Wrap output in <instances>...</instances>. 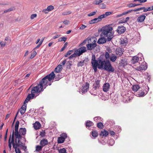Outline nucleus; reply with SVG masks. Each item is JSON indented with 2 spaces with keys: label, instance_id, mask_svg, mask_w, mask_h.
<instances>
[{
  "label": "nucleus",
  "instance_id": "a878e982",
  "mask_svg": "<svg viewBox=\"0 0 153 153\" xmlns=\"http://www.w3.org/2000/svg\"><path fill=\"white\" fill-rule=\"evenodd\" d=\"M15 135L16 137V139H22V137L21 134H19L18 131L15 132Z\"/></svg>",
  "mask_w": 153,
  "mask_h": 153
},
{
  "label": "nucleus",
  "instance_id": "cd10ccee",
  "mask_svg": "<svg viewBox=\"0 0 153 153\" xmlns=\"http://www.w3.org/2000/svg\"><path fill=\"white\" fill-rule=\"evenodd\" d=\"M94 125L93 122L90 120H88L86 123L85 126L86 127H90Z\"/></svg>",
  "mask_w": 153,
  "mask_h": 153
},
{
  "label": "nucleus",
  "instance_id": "37998d69",
  "mask_svg": "<svg viewBox=\"0 0 153 153\" xmlns=\"http://www.w3.org/2000/svg\"><path fill=\"white\" fill-rule=\"evenodd\" d=\"M77 56V53H76V51H75L74 53L71 55V56H70L68 58H69L70 59H71L74 57H75Z\"/></svg>",
  "mask_w": 153,
  "mask_h": 153
},
{
  "label": "nucleus",
  "instance_id": "f257e3e1",
  "mask_svg": "<svg viewBox=\"0 0 153 153\" xmlns=\"http://www.w3.org/2000/svg\"><path fill=\"white\" fill-rule=\"evenodd\" d=\"M91 63L95 72H97V68L99 69H103L112 72H114V70L109 61L106 60L103 55H101L97 60H96L95 55L93 54Z\"/></svg>",
  "mask_w": 153,
  "mask_h": 153
},
{
  "label": "nucleus",
  "instance_id": "f03ea898",
  "mask_svg": "<svg viewBox=\"0 0 153 153\" xmlns=\"http://www.w3.org/2000/svg\"><path fill=\"white\" fill-rule=\"evenodd\" d=\"M55 77V74L54 72L53 71L43 78L38 84L36 86L33 87L32 88L31 91L32 95L35 96V94H37L43 91L44 89L47 86V84L48 81H50L53 79Z\"/></svg>",
  "mask_w": 153,
  "mask_h": 153
},
{
  "label": "nucleus",
  "instance_id": "a18cd8bd",
  "mask_svg": "<svg viewBox=\"0 0 153 153\" xmlns=\"http://www.w3.org/2000/svg\"><path fill=\"white\" fill-rule=\"evenodd\" d=\"M104 56H105V58L106 59H108L110 58V57L109 54L108 52H106L105 54V55Z\"/></svg>",
  "mask_w": 153,
  "mask_h": 153
},
{
  "label": "nucleus",
  "instance_id": "13d9d810",
  "mask_svg": "<svg viewBox=\"0 0 153 153\" xmlns=\"http://www.w3.org/2000/svg\"><path fill=\"white\" fill-rule=\"evenodd\" d=\"M86 27V26L84 25H82L81 26L79 27L80 30H83Z\"/></svg>",
  "mask_w": 153,
  "mask_h": 153
},
{
  "label": "nucleus",
  "instance_id": "4468645a",
  "mask_svg": "<svg viewBox=\"0 0 153 153\" xmlns=\"http://www.w3.org/2000/svg\"><path fill=\"white\" fill-rule=\"evenodd\" d=\"M139 57L135 56L132 57V59L131 60V63L132 64H135L139 60Z\"/></svg>",
  "mask_w": 153,
  "mask_h": 153
},
{
  "label": "nucleus",
  "instance_id": "c03bdc74",
  "mask_svg": "<svg viewBox=\"0 0 153 153\" xmlns=\"http://www.w3.org/2000/svg\"><path fill=\"white\" fill-rule=\"evenodd\" d=\"M46 133L45 131L42 130V131L40 132V135L41 137H44L45 136Z\"/></svg>",
  "mask_w": 153,
  "mask_h": 153
},
{
  "label": "nucleus",
  "instance_id": "ddd939ff",
  "mask_svg": "<svg viewBox=\"0 0 153 153\" xmlns=\"http://www.w3.org/2000/svg\"><path fill=\"white\" fill-rule=\"evenodd\" d=\"M110 84L108 83H105L103 86V90L104 91L107 92L108 91L110 88Z\"/></svg>",
  "mask_w": 153,
  "mask_h": 153
},
{
  "label": "nucleus",
  "instance_id": "39448f33",
  "mask_svg": "<svg viewBox=\"0 0 153 153\" xmlns=\"http://www.w3.org/2000/svg\"><path fill=\"white\" fill-rule=\"evenodd\" d=\"M149 91L148 88L143 87H140V89L136 93V95L138 97H143L146 95Z\"/></svg>",
  "mask_w": 153,
  "mask_h": 153
},
{
  "label": "nucleus",
  "instance_id": "79ce46f5",
  "mask_svg": "<svg viewBox=\"0 0 153 153\" xmlns=\"http://www.w3.org/2000/svg\"><path fill=\"white\" fill-rule=\"evenodd\" d=\"M36 51H34L31 53V56L30 57V58L31 59H33L35 57V56L36 55Z\"/></svg>",
  "mask_w": 153,
  "mask_h": 153
},
{
  "label": "nucleus",
  "instance_id": "09e8293b",
  "mask_svg": "<svg viewBox=\"0 0 153 153\" xmlns=\"http://www.w3.org/2000/svg\"><path fill=\"white\" fill-rule=\"evenodd\" d=\"M59 153H66V150L65 148L61 149L59 151Z\"/></svg>",
  "mask_w": 153,
  "mask_h": 153
},
{
  "label": "nucleus",
  "instance_id": "7c9ffc66",
  "mask_svg": "<svg viewBox=\"0 0 153 153\" xmlns=\"http://www.w3.org/2000/svg\"><path fill=\"white\" fill-rule=\"evenodd\" d=\"M97 126L99 128L102 129L104 128V126L102 122H100L97 123Z\"/></svg>",
  "mask_w": 153,
  "mask_h": 153
},
{
  "label": "nucleus",
  "instance_id": "f3484780",
  "mask_svg": "<svg viewBox=\"0 0 153 153\" xmlns=\"http://www.w3.org/2000/svg\"><path fill=\"white\" fill-rule=\"evenodd\" d=\"M123 49L120 48H119L116 50V54L119 55V56H121L123 54Z\"/></svg>",
  "mask_w": 153,
  "mask_h": 153
},
{
  "label": "nucleus",
  "instance_id": "6e6552de",
  "mask_svg": "<svg viewBox=\"0 0 153 153\" xmlns=\"http://www.w3.org/2000/svg\"><path fill=\"white\" fill-rule=\"evenodd\" d=\"M147 68V63L146 62H143L142 64L137 68L136 70L138 71H145Z\"/></svg>",
  "mask_w": 153,
  "mask_h": 153
},
{
  "label": "nucleus",
  "instance_id": "bb28decb",
  "mask_svg": "<svg viewBox=\"0 0 153 153\" xmlns=\"http://www.w3.org/2000/svg\"><path fill=\"white\" fill-rule=\"evenodd\" d=\"M112 13V12H107L105 13V14L101 15L100 16L101 18H102V19L104 18L106 16H109Z\"/></svg>",
  "mask_w": 153,
  "mask_h": 153
},
{
  "label": "nucleus",
  "instance_id": "ea45409f",
  "mask_svg": "<svg viewBox=\"0 0 153 153\" xmlns=\"http://www.w3.org/2000/svg\"><path fill=\"white\" fill-rule=\"evenodd\" d=\"M73 52V50H70L65 55V57H67L69 55H71Z\"/></svg>",
  "mask_w": 153,
  "mask_h": 153
},
{
  "label": "nucleus",
  "instance_id": "7ed1b4c3",
  "mask_svg": "<svg viewBox=\"0 0 153 153\" xmlns=\"http://www.w3.org/2000/svg\"><path fill=\"white\" fill-rule=\"evenodd\" d=\"M112 30V27L110 25H106L103 27L100 35L101 38L99 39L97 43L99 44H102L105 43L106 41H111L113 37Z\"/></svg>",
  "mask_w": 153,
  "mask_h": 153
},
{
  "label": "nucleus",
  "instance_id": "473e14b6",
  "mask_svg": "<svg viewBox=\"0 0 153 153\" xmlns=\"http://www.w3.org/2000/svg\"><path fill=\"white\" fill-rule=\"evenodd\" d=\"M102 0H95L94 1L93 3L96 5H98L99 6L102 2Z\"/></svg>",
  "mask_w": 153,
  "mask_h": 153
},
{
  "label": "nucleus",
  "instance_id": "72a5a7b5",
  "mask_svg": "<svg viewBox=\"0 0 153 153\" xmlns=\"http://www.w3.org/2000/svg\"><path fill=\"white\" fill-rule=\"evenodd\" d=\"M110 59L112 62H114L116 60L117 57L115 55L113 54L110 57Z\"/></svg>",
  "mask_w": 153,
  "mask_h": 153
},
{
  "label": "nucleus",
  "instance_id": "5701e85b",
  "mask_svg": "<svg viewBox=\"0 0 153 153\" xmlns=\"http://www.w3.org/2000/svg\"><path fill=\"white\" fill-rule=\"evenodd\" d=\"M33 126L36 130H38L41 127V124L39 122H36L34 124Z\"/></svg>",
  "mask_w": 153,
  "mask_h": 153
},
{
  "label": "nucleus",
  "instance_id": "c9c22d12",
  "mask_svg": "<svg viewBox=\"0 0 153 153\" xmlns=\"http://www.w3.org/2000/svg\"><path fill=\"white\" fill-rule=\"evenodd\" d=\"M120 63L122 66H124L127 64V62L125 60L123 59L121 60Z\"/></svg>",
  "mask_w": 153,
  "mask_h": 153
},
{
  "label": "nucleus",
  "instance_id": "603ef678",
  "mask_svg": "<svg viewBox=\"0 0 153 153\" xmlns=\"http://www.w3.org/2000/svg\"><path fill=\"white\" fill-rule=\"evenodd\" d=\"M13 147L15 149L18 148V147H19L16 143H15L13 142L12 143Z\"/></svg>",
  "mask_w": 153,
  "mask_h": 153
},
{
  "label": "nucleus",
  "instance_id": "338daca9",
  "mask_svg": "<svg viewBox=\"0 0 153 153\" xmlns=\"http://www.w3.org/2000/svg\"><path fill=\"white\" fill-rule=\"evenodd\" d=\"M69 21L68 20H66L63 21V23L65 25L68 24Z\"/></svg>",
  "mask_w": 153,
  "mask_h": 153
},
{
  "label": "nucleus",
  "instance_id": "8fccbe9b",
  "mask_svg": "<svg viewBox=\"0 0 153 153\" xmlns=\"http://www.w3.org/2000/svg\"><path fill=\"white\" fill-rule=\"evenodd\" d=\"M34 96H33L32 95V94H29L27 97V98L29 100H30L31 98H33L34 97Z\"/></svg>",
  "mask_w": 153,
  "mask_h": 153
},
{
  "label": "nucleus",
  "instance_id": "1a4fd4ad",
  "mask_svg": "<svg viewBox=\"0 0 153 153\" xmlns=\"http://www.w3.org/2000/svg\"><path fill=\"white\" fill-rule=\"evenodd\" d=\"M126 30V28L123 26H119L116 31L118 33L121 34L124 33Z\"/></svg>",
  "mask_w": 153,
  "mask_h": 153
},
{
  "label": "nucleus",
  "instance_id": "2eb2a0df",
  "mask_svg": "<svg viewBox=\"0 0 153 153\" xmlns=\"http://www.w3.org/2000/svg\"><path fill=\"white\" fill-rule=\"evenodd\" d=\"M146 18V16L144 15L140 16L137 19V21L139 22H143Z\"/></svg>",
  "mask_w": 153,
  "mask_h": 153
},
{
  "label": "nucleus",
  "instance_id": "a211bd4d",
  "mask_svg": "<svg viewBox=\"0 0 153 153\" xmlns=\"http://www.w3.org/2000/svg\"><path fill=\"white\" fill-rule=\"evenodd\" d=\"M26 104H23L20 108V111L22 115L25 112L26 109Z\"/></svg>",
  "mask_w": 153,
  "mask_h": 153
},
{
  "label": "nucleus",
  "instance_id": "c756f323",
  "mask_svg": "<svg viewBox=\"0 0 153 153\" xmlns=\"http://www.w3.org/2000/svg\"><path fill=\"white\" fill-rule=\"evenodd\" d=\"M43 147L41 145H36V151L40 152L42 150Z\"/></svg>",
  "mask_w": 153,
  "mask_h": 153
},
{
  "label": "nucleus",
  "instance_id": "f8f14e48",
  "mask_svg": "<svg viewBox=\"0 0 153 153\" xmlns=\"http://www.w3.org/2000/svg\"><path fill=\"white\" fill-rule=\"evenodd\" d=\"M48 143V141L47 139H43L41 140L39 144L43 147L47 145Z\"/></svg>",
  "mask_w": 153,
  "mask_h": 153
},
{
  "label": "nucleus",
  "instance_id": "f704fd0d",
  "mask_svg": "<svg viewBox=\"0 0 153 153\" xmlns=\"http://www.w3.org/2000/svg\"><path fill=\"white\" fill-rule=\"evenodd\" d=\"M132 11V10H128L127 12H124L122 14H120L117 15V17H120L122 16L123 15H125V14H127L129 13L130 12Z\"/></svg>",
  "mask_w": 153,
  "mask_h": 153
},
{
  "label": "nucleus",
  "instance_id": "4be33fe9",
  "mask_svg": "<svg viewBox=\"0 0 153 153\" xmlns=\"http://www.w3.org/2000/svg\"><path fill=\"white\" fill-rule=\"evenodd\" d=\"M100 80H96L95 82V83L94 85V88L95 89H96L97 88H99L100 86Z\"/></svg>",
  "mask_w": 153,
  "mask_h": 153
},
{
  "label": "nucleus",
  "instance_id": "49530a36",
  "mask_svg": "<svg viewBox=\"0 0 153 153\" xmlns=\"http://www.w3.org/2000/svg\"><path fill=\"white\" fill-rule=\"evenodd\" d=\"M97 11L92 12L88 15V16H91L94 15L97 12Z\"/></svg>",
  "mask_w": 153,
  "mask_h": 153
},
{
  "label": "nucleus",
  "instance_id": "393cba45",
  "mask_svg": "<svg viewBox=\"0 0 153 153\" xmlns=\"http://www.w3.org/2000/svg\"><path fill=\"white\" fill-rule=\"evenodd\" d=\"M26 130L25 128H20L19 130V133L21 135H24L26 134Z\"/></svg>",
  "mask_w": 153,
  "mask_h": 153
},
{
  "label": "nucleus",
  "instance_id": "e433bc0d",
  "mask_svg": "<svg viewBox=\"0 0 153 153\" xmlns=\"http://www.w3.org/2000/svg\"><path fill=\"white\" fill-rule=\"evenodd\" d=\"M20 139H18V140L16 139V143L19 146H21L22 145V143L20 141Z\"/></svg>",
  "mask_w": 153,
  "mask_h": 153
},
{
  "label": "nucleus",
  "instance_id": "4d7b16f0",
  "mask_svg": "<svg viewBox=\"0 0 153 153\" xmlns=\"http://www.w3.org/2000/svg\"><path fill=\"white\" fill-rule=\"evenodd\" d=\"M37 15L36 14H32L30 16V19H33L35 18L36 17Z\"/></svg>",
  "mask_w": 153,
  "mask_h": 153
},
{
  "label": "nucleus",
  "instance_id": "680f3d73",
  "mask_svg": "<svg viewBox=\"0 0 153 153\" xmlns=\"http://www.w3.org/2000/svg\"><path fill=\"white\" fill-rule=\"evenodd\" d=\"M15 151L16 153H21V151L19 148L15 149Z\"/></svg>",
  "mask_w": 153,
  "mask_h": 153
},
{
  "label": "nucleus",
  "instance_id": "423d86ee",
  "mask_svg": "<svg viewBox=\"0 0 153 153\" xmlns=\"http://www.w3.org/2000/svg\"><path fill=\"white\" fill-rule=\"evenodd\" d=\"M75 51L76 53L77 54V56H80L83 53L86 52L87 51L86 48L85 46H83L80 48L76 50Z\"/></svg>",
  "mask_w": 153,
  "mask_h": 153
},
{
  "label": "nucleus",
  "instance_id": "6ab92c4d",
  "mask_svg": "<svg viewBox=\"0 0 153 153\" xmlns=\"http://www.w3.org/2000/svg\"><path fill=\"white\" fill-rule=\"evenodd\" d=\"M140 87L138 85H134L132 86L131 88L132 90L134 92H137L140 89Z\"/></svg>",
  "mask_w": 153,
  "mask_h": 153
},
{
  "label": "nucleus",
  "instance_id": "412c9836",
  "mask_svg": "<svg viewBox=\"0 0 153 153\" xmlns=\"http://www.w3.org/2000/svg\"><path fill=\"white\" fill-rule=\"evenodd\" d=\"M108 134V132L105 129H103L101 131L100 134V136H102L107 137Z\"/></svg>",
  "mask_w": 153,
  "mask_h": 153
},
{
  "label": "nucleus",
  "instance_id": "5fc2aeb1",
  "mask_svg": "<svg viewBox=\"0 0 153 153\" xmlns=\"http://www.w3.org/2000/svg\"><path fill=\"white\" fill-rule=\"evenodd\" d=\"M71 12L70 11H68L62 13V14L63 15H68L70 14L71 13Z\"/></svg>",
  "mask_w": 153,
  "mask_h": 153
},
{
  "label": "nucleus",
  "instance_id": "dca6fc26",
  "mask_svg": "<svg viewBox=\"0 0 153 153\" xmlns=\"http://www.w3.org/2000/svg\"><path fill=\"white\" fill-rule=\"evenodd\" d=\"M14 134V130H13V132H12V140L11 142H10V138H11V135H10V138L9 140V141H8V146H9V147L10 149L11 148L12 143H13V142Z\"/></svg>",
  "mask_w": 153,
  "mask_h": 153
},
{
  "label": "nucleus",
  "instance_id": "4c0bfd02",
  "mask_svg": "<svg viewBox=\"0 0 153 153\" xmlns=\"http://www.w3.org/2000/svg\"><path fill=\"white\" fill-rule=\"evenodd\" d=\"M140 4H136L135 3H131L129 4L128 7H133L140 5Z\"/></svg>",
  "mask_w": 153,
  "mask_h": 153
},
{
  "label": "nucleus",
  "instance_id": "0e129e2a",
  "mask_svg": "<svg viewBox=\"0 0 153 153\" xmlns=\"http://www.w3.org/2000/svg\"><path fill=\"white\" fill-rule=\"evenodd\" d=\"M7 131H8V129H7L6 131V132L5 135L4 136V140L6 141L7 140Z\"/></svg>",
  "mask_w": 153,
  "mask_h": 153
},
{
  "label": "nucleus",
  "instance_id": "69168bd1",
  "mask_svg": "<svg viewBox=\"0 0 153 153\" xmlns=\"http://www.w3.org/2000/svg\"><path fill=\"white\" fill-rule=\"evenodd\" d=\"M148 11H151L153 10V6L147 7Z\"/></svg>",
  "mask_w": 153,
  "mask_h": 153
},
{
  "label": "nucleus",
  "instance_id": "de8ad7c7",
  "mask_svg": "<svg viewBox=\"0 0 153 153\" xmlns=\"http://www.w3.org/2000/svg\"><path fill=\"white\" fill-rule=\"evenodd\" d=\"M54 8L53 7L52 5L48 6L47 7V10L48 11H50L53 10Z\"/></svg>",
  "mask_w": 153,
  "mask_h": 153
},
{
  "label": "nucleus",
  "instance_id": "3c124183",
  "mask_svg": "<svg viewBox=\"0 0 153 153\" xmlns=\"http://www.w3.org/2000/svg\"><path fill=\"white\" fill-rule=\"evenodd\" d=\"M88 39H89L88 38L85 39V40H84L83 41V42H82L80 44V46H82L83 45L85 44H86L87 43V42H88Z\"/></svg>",
  "mask_w": 153,
  "mask_h": 153
},
{
  "label": "nucleus",
  "instance_id": "6e6d98bb",
  "mask_svg": "<svg viewBox=\"0 0 153 153\" xmlns=\"http://www.w3.org/2000/svg\"><path fill=\"white\" fill-rule=\"evenodd\" d=\"M137 1H138L140 3H143L146 2L147 1V0H134V2H136Z\"/></svg>",
  "mask_w": 153,
  "mask_h": 153
},
{
  "label": "nucleus",
  "instance_id": "aec40b11",
  "mask_svg": "<svg viewBox=\"0 0 153 153\" xmlns=\"http://www.w3.org/2000/svg\"><path fill=\"white\" fill-rule=\"evenodd\" d=\"M128 42L127 39L126 38H123L121 39V44L122 45V46H125L127 44Z\"/></svg>",
  "mask_w": 153,
  "mask_h": 153
},
{
  "label": "nucleus",
  "instance_id": "9b49d317",
  "mask_svg": "<svg viewBox=\"0 0 153 153\" xmlns=\"http://www.w3.org/2000/svg\"><path fill=\"white\" fill-rule=\"evenodd\" d=\"M89 87V83L88 82H86L85 85L82 87V92L84 93L85 92H87L88 90Z\"/></svg>",
  "mask_w": 153,
  "mask_h": 153
},
{
  "label": "nucleus",
  "instance_id": "052dcab7",
  "mask_svg": "<svg viewBox=\"0 0 153 153\" xmlns=\"http://www.w3.org/2000/svg\"><path fill=\"white\" fill-rule=\"evenodd\" d=\"M61 36V35H60L57 34L53 37V39H57V38L59 37H60Z\"/></svg>",
  "mask_w": 153,
  "mask_h": 153
},
{
  "label": "nucleus",
  "instance_id": "58836bf2",
  "mask_svg": "<svg viewBox=\"0 0 153 153\" xmlns=\"http://www.w3.org/2000/svg\"><path fill=\"white\" fill-rule=\"evenodd\" d=\"M99 7L100 9H104L106 8V5L104 3H101L99 6Z\"/></svg>",
  "mask_w": 153,
  "mask_h": 153
},
{
  "label": "nucleus",
  "instance_id": "bf43d9fd",
  "mask_svg": "<svg viewBox=\"0 0 153 153\" xmlns=\"http://www.w3.org/2000/svg\"><path fill=\"white\" fill-rule=\"evenodd\" d=\"M101 119V117L99 116L95 117L94 118V120L95 121H98V120H100Z\"/></svg>",
  "mask_w": 153,
  "mask_h": 153
},
{
  "label": "nucleus",
  "instance_id": "b1692460",
  "mask_svg": "<svg viewBox=\"0 0 153 153\" xmlns=\"http://www.w3.org/2000/svg\"><path fill=\"white\" fill-rule=\"evenodd\" d=\"M62 65H59L55 69V71L56 73H59L62 70Z\"/></svg>",
  "mask_w": 153,
  "mask_h": 153
},
{
  "label": "nucleus",
  "instance_id": "c85d7f7f",
  "mask_svg": "<svg viewBox=\"0 0 153 153\" xmlns=\"http://www.w3.org/2000/svg\"><path fill=\"white\" fill-rule=\"evenodd\" d=\"M91 134L93 137H96L98 136V134L97 131L94 130L91 132Z\"/></svg>",
  "mask_w": 153,
  "mask_h": 153
},
{
  "label": "nucleus",
  "instance_id": "774afa93",
  "mask_svg": "<svg viewBox=\"0 0 153 153\" xmlns=\"http://www.w3.org/2000/svg\"><path fill=\"white\" fill-rule=\"evenodd\" d=\"M115 133L113 131H111L110 132V134L111 135L114 136L115 135Z\"/></svg>",
  "mask_w": 153,
  "mask_h": 153
},
{
  "label": "nucleus",
  "instance_id": "20e7f679",
  "mask_svg": "<svg viewBox=\"0 0 153 153\" xmlns=\"http://www.w3.org/2000/svg\"><path fill=\"white\" fill-rule=\"evenodd\" d=\"M96 46V41L93 38L89 39L88 41V44L86 45L87 50H93Z\"/></svg>",
  "mask_w": 153,
  "mask_h": 153
},
{
  "label": "nucleus",
  "instance_id": "864d4df0",
  "mask_svg": "<svg viewBox=\"0 0 153 153\" xmlns=\"http://www.w3.org/2000/svg\"><path fill=\"white\" fill-rule=\"evenodd\" d=\"M84 62H78L77 64V65L78 67L82 66L84 65Z\"/></svg>",
  "mask_w": 153,
  "mask_h": 153
},
{
  "label": "nucleus",
  "instance_id": "0eeeda50",
  "mask_svg": "<svg viewBox=\"0 0 153 153\" xmlns=\"http://www.w3.org/2000/svg\"><path fill=\"white\" fill-rule=\"evenodd\" d=\"M67 134L66 133H62L60 136L58 137L57 140V142L58 143H62L64 142L65 139L67 138Z\"/></svg>",
  "mask_w": 153,
  "mask_h": 153
},
{
  "label": "nucleus",
  "instance_id": "e2e57ef3",
  "mask_svg": "<svg viewBox=\"0 0 153 153\" xmlns=\"http://www.w3.org/2000/svg\"><path fill=\"white\" fill-rule=\"evenodd\" d=\"M67 64L68 66H71L72 65V62L71 61H68Z\"/></svg>",
  "mask_w": 153,
  "mask_h": 153
},
{
  "label": "nucleus",
  "instance_id": "a19ab883",
  "mask_svg": "<svg viewBox=\"0 0 153 153\" xmlns=\"http://www.w3.org/2000/svg\"><path fill=\"white\" fill-rule=\"evenodd\" d=\"M67 38L64 37H62L60 38L58 40V41L59 42H62V41H64V42H65L66 39H67Z\"/></svg>",
  "mask_w": 153,
  "mask_h": 153
},
{
  "label": "nucleus",
  "instance_id": "2f4dec72",
  "mask_svg": "<svg viewBox=\"0 0 153 153\" xmlns=\"http://www.w3.org/2000/svg\"><path fill=\"white\" fill-rule=\"evenodd\" d=\"M19 121H17L16 123V124L15 127V131H18L19 126Z\"/></svg>",
  "mask_w": 153,
  "mask_h": 153
},
{
  "label": "nucleus",
  "instance_id": "9d476101",
  "mask_svg": "<svg viewBox=\"0 0 153 153\" xmlns=\"http://www.w3.org/2000/svg\"><path fill=\"white\" fill-rule=\"evenodd\" d=\"M102 19L100 16H99L97 18H95L91 21H90L89 23L90 24H92L95 23H97L100 21Z\"/></svg>",
  "mask_w": 153,
  "mask_h": 153
}]
</instances>
